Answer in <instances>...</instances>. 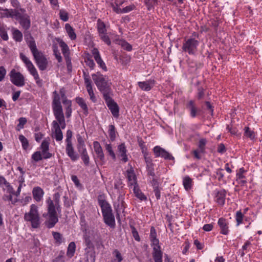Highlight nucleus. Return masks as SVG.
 Instances as JSON below:
<instances>
[{"label": "nucleus", "mask_w": 262, "mask_h": 262, "mask_svg": "<svg viewBox=\"0 0 262 262\" xmlns=\"http://www.w3.org/2000/svg\"><path fill=\"white\" fill-rule=\"evenodd\" d=\"M61 97L62 103L64 106L65 114L67 118H69L72 114V102L68 100L66 95L63 89L60 90L59 94L57 91L53 92V100L52 102V108H62L60 102V97Z\"/></svg>", "instance_id": "nucleus-1"}, {"label": "nucleus", "mask_w": 262, "mask_h": 262, "mask_svg": "<svg viewBox=\"0 0 262 262\" xmlns=\"http://www.w3.org/2000/svg\"><path fill=\"white\" fill-rule=\"evenodd\" d=\"M29 47L39 70L43 71L47 68L48 62L44 55L38 51L34 41L29 42Z\"/></svg>", "instance_id": "nucleus-2"}, {"label": "nucleus", "mask_w": 262, "mask_h": 262, "mask_svg": "<svg viewBox=\"0 0 262 262\" xmlns=\"http://www.w3.org/2000/svg\"><path fill=\"white\" fill-rule=\"evenodd\" d=\"M92 78L100 91H106L111 88L112 82L107 76L103 75L99 72H97L93 74Z\"/></svg>", "instance_id": "nucleus-3"}, {"label": "nucleus", "mask_w": 262, "mask_h": 262, "mask_svg": "<svg viewBox=\"0 0 262 262\" xmlns=\"http://www.w3.org/2000/svg\"><path fill=\"white\" fill-rule=\"evenodd\" d=\"M24 220L30 222L33 228H37L40 224L39 215L38 211V207L35 204L30 206L29 212L24 215Z\"/></svg>", "instance_id": "nucleus-4"}, {"label": "nucleus", "mask_w": 262, "mask_h": 262, "mask_svg": "<svg viewBox=\"0 0 262 262\" xmlns=\"http://www.w3.org/2000/svg\"><path fill=\"white\" fill-rule=\"evenodd\" d=\"M47 202L48 204V213L46 224L48 228H51L55 226L58 220L53 201L51 198H49Z\"/></svg>", "instance_id": "nucleus-5"}, {"label": "nucleus", "mask_w": 262, "mask_h": 262, "mask_svg": "<svg viewBox=\"0 0 262 262\" xmlns=\"http://www.w3.org/2000/svg\"><path fill=\"white\" fill-rule=\"evenodd\" d=\"M199 42L194 38H189L183 43L182 49L184 52L192 55L196 53Z\"/></svg>", "instance_id": "nucleus-6"}, {"label": "nucleus", "mask_w": 262, "mask_h": 262, "mask_svg": "<svg viewBox=\"0 0 262 262\" xmlns=\"http://www.w3.org/2000/svg\"><path fill=\"white\" fill-rule=\"evenodd\" d=\"M53 114L55 120L52 123V126H54V123H56L62 129H64L66 126L65 118L64 117L62 108L53 109Z\"/></svg>", "instance_id": "nucleus-7"}, {"label": "nucleus", "mask_w": 262, "mask_h": 262, "mask_svg": "<svg viewBox=\"0 0 262 262\" xmlns=\"http://www.w3.org/2000/svg\"><path fill=\"white\" fill-rule=\"evenodd\" d=\"M10 79L11 82L17 86H23L25 84L24 76L15 69H12L9 73Z\"/></svg>", "instance_id": "nucleus-8"}, {"label": "nucleus", "mask_w": 262, "mask_h": 262, "mask_svg": "<svg viewBox=\"0 0 262 262\" xmlns=\"http://www.w3.org/2000/svg\"><path fill=\"white\" fill-rule=\"evenodd\" d=\"M127 150L124 143L119 144L117 146V156L119 159L123 163H126L128 161V156L127 155Z\"/></svg>", "instance_id": "nucleus-9"}, {"label": "nucleus", "mask_w": 262, "mask_h": 262, "mask_svg": "<svg viewBox=\"0 0 262 262\" xmlns=\"http://www.w3.org/2000/svg\"><path fill=\"white\" fill-rule=\"evenodd\" d=\"M58 43L66 60L68 68L69 69L70 67H71V59L69 57V48L68 45L62 40H59Z\"/></svg>", "instance_id": "nucleus-10"}, {"label": "nucleus", "mask_w": 262, "mask_h": 262, "mask_svg": "<svg viewBox=\"0 0 262 262\" xmlns=\"http://www.w3.org/2000/svg\"><path fill=\"white\" fill-rule=\"evenodd\" d=\"M154 152L156 157H162L166 160H173L174 158L168 152L159 146L154 148Z\"/></svg>", "instance_id": "nucleus-11"}, {"label": "nucleus", "mask_w": 262, "mask_h": 262, "mask_svg": "<svg viewBox=\"0 0 262 262\" xmlns=\"http://www.w3.org/2000/svg\"><path fill=\"white\" fill-rule=\"evenodd\" d=\"M126 173L128 186L130 188H132V187L138 185L137 177L134 169L130 167L129 169L126 170Z\"/></svg>", "instance_id": "nucleus-12"}, {"label": "nucleus", "mask_w": 262, "mask_h": 262, "mask_svg": "<svg viewBox=\"0 0 262 262\" xmlns=\"http://www.w3.org/2000/svg\"><path fill=\"white\" fill-rule=\"evenodd\" d=\"M61 129V127L58 125L56 123H54V126H52L51 136L57 142L61 141L63 139V134Z\"/></svg>", "instance_id": "nucleus-13"}, {"label": "nucleus", "mask_w": 262, "mask_h": 262, "mask_svg": "<svg viewBox=\"0 0 262 262\" xmlns=\"http://www.w3.org/2000/svg\"><path fill=\"white\" fill-rule=\"evenodd\" d=\"M217 225L220 229V233L224 235H228L230 232L229 222L227 220L221 217L217 221Z\"/></svg>", "instance_id": "nucleus-14"}, {"label": "nucleus", "mask_w": 262, "mask_h": 262, "mask_svg": "<svg viewBox=\"0 0 262 262\" xmlns=\"http://www.w3.org/2000/svg\"><path fill=\"white\" fill-rule=\"evenodd\" d=\"M84 83L88 93L90 96V99L93 102H95L96 101V98L94 93L92 81L88 76L84 77Z\"/></svg>", "instance_id": "nucleus-15"}, {"label": "nucleus", "mask_w": 262, "mask_h": 262, "mask_svg": "<svg viewBox=\"0 0 262 262\" xmlns=\"http://www.w3.org/2000/svg\"><path fill=\"white\" fill-rule=\"evenodd\" d=\"M0 10L2 11L0 12L1 17H15L16 19L19 17V13L16 10L0 8Z\"/></svg>", "instance_id": "nucleus-16"}, {"label": "nucleus", "mask_w": 262, "mask_h": 262, "mask_svg": "<svg viewBox=\"0 0 262 262\" xmlns=\"http://www.w3.org/2000/svg\"><path fill=\"white\" fill-rule=\"evenodd\" d=\"M92 53L99 67L103 69L104 71H107V67L104 62L102 59L99 52L97 48H94L92 51Z\"/></svg>", "instance_id": "nucleus-17"}, {"label": "nucleus", "mask_w": 262, "mask_h": 262, "mask_svg": "<svg viewBox=\"0 0 262 262\" xmlns=\"http://www.w3.org/2000/svg\"><path fill=\"white\" fill-rule=\"evenodd\" d=\"M66 151L67 155L70 157L72 161H75L78 159L79 156L74 151L72 143L66 144Z\"/></svg>", "instance_id": "nucleus-18"}, {"label": "nucleus", "mask_w": 262, "mask_h": 262, "mask_svg": "<svg viewBox=\"0 0 262 262\" xmlns=\"http://www.w3.org/2000/svg\"><path fill=\"white\" fill-rule=\"evenodd\" d=\"M0 187L2 188L4 191H6L8 193H14V189L12 186L4 177L1 176H0Z\"/></svg>", "instance_id": "nucleus-19"}, {"label": "nucleus", "mask_w": 262, "mask_h": 262, "mask_svg": "<svg viewBox=\"0 0 262 262\" xmlns=\"http://www.w3.org/2000/svg\"><path fill=\"white\" fill-rule=\"evenodd\" d=\"M138 84L140 88L144 91H150L155 84V81L154 79H149L145 81H139Z\"/></svg>", "instance_id": "nucleus-20"}, {"label": "nucleus", "mask_w": 262, "mask_h": 262, "mask_svg": "<svg viewBox=\"0 0 262 262\" xmlns=\"http://www.w3.org/2000/svg\"><path fill=\"white\" fill-rule=\"evenodd\" d=\"M93 147L97 158L101 161L104 162L105 159L104 154L103 153L102 148L99 142L94 141L93 142Z\"/></svg>", "instance_id": "nucleus-21"}, {"label": "nucleus", "mask_w": 262, "mask_h": 262, "mask_svg": "<svg viewBox=\"0 0 262 262\" xmlns=\"http://www.w3.org/2000/svg\"><path fill=\"white\" fill-rule=\"evenodd\" d=\"M49 140H44L40 146V148L41 149V152L43 156V158L48 159L51 157L52 155L50 154L49 151Z\"/></svg>", "instance_id": "nucleus-22"}, {"label": "nucleus", "mask_w": 262, "mask_h": 262, "mask_svg": "<svg viewBox=\"0 0 262 262\" xmlns=\"http://www.w3.org/2000/svg\"><path fill=\"white\" fill-rule=\"evenodd\" d=\"M18 20H19V23L24 29L28 30L31 25V21L29 16L27 14L21 15L19 13V17H18Z\"/></svg>", "instance_id": "nucleus-23"}, {"label": "nucleus", "mask_w": 262, "mask_h": 262, "mask_svg": "<svg viewBox=\"0 0 262 262\" xmlns=\"http://www.w3.org/2000/svg\"><path fill=\"white\" fill-rule=\"evenodd\" d=\"M32 195L34 199L38 202L42 200L44 195V191L40 187H35L32 190Z\"/></svg>", "instance_id": "nucleus-24"}, {"label": "nucleus", "mask_w": 262, "mask_h": 262, "mask_svg": "<svg viewBox=\"0 0 262 262\" xmlns=\"http://www.w3.org/2000/svg\"><path fill=\"white\" fill-rule=\"evenodd\" d=\"M226 192L225 190L222 189L219 191L215 195V200L216 203L222 206L225 204Z\"/></svg>", "instance_id": "nucleus-25"}, {"label": "nucleus", "mask_w": 262, "mask_h": 262, "mask_svg": "<svg viewBox=\"0 0 262 262\" xmlns=\"http://www.w3.org/2000/svg\"><path fill=\"white\" fill-rule=\"evenodd\" d=\"M243 137L244 138L249 139L251 140H254L256 138V133L253 130L248 126L244 128Z\"/></svg>", "instance_id": "nucleus-26"}, {"label": "nucleus", "mask_w": 262, "mask_h": 262, "mask_svg": "<svg viewBox=\"0 0 262 262\" xmlns=\"http://www.w3.org/2000/svg\"><path fill=\"white\" fill-rule=\"evenodd\" d=\"M134 193L136 197L141 201H146L147 197L142 192L138 185L132 187Z\"/></svg>", "instance_id": "nucleus-27"}, {"label": "nucleus", "mask_w": 262, "mask_h": 262, "mask_svg": "<svg viewBox=\"0 0 262 262\" xmlns=\"http://www.w3.org/2000/svg\"><path fill=\"white\" fill-rule=\"evenodd\" d=\"M103 219L105 223L108 226L112 227L115 226V221L114 215L112 212L103 214Z\"/></svg>", "instance_id": "nucleus-28"}, {"label": "nucleus", "mask_w": 262, "mask_h": 262, "mask_svg": "<svg viewBox=\"0 0 262 262\" xmlns=\"http://www.w3.org/2000/svg\"><path fill=\"white\" fill-rule=\"evenodd\" d=\"M245 172V170L244 169L241 168L239 169L238 172L236 174V181L242 186L244 185L247 183L245 177L244 175Z\"/></svg>", "instance_id": "nucleus-29"}, {"label": "nucleus", "mask_w": 262, "mask_h": 262, "mask_svg": "<svg viewBox=\"0 0 262 262\" xmlns=\"http://www.w3.org/2000/svg\"><path fill=\"white\" fill-rule=\"evenodd\" d=\"M183 185L186 191H189L193 185L192 179L188 176H185L183 178Z\"/></svg>", "instance_id": "nucleus-30"}, {"label": "nucleus", "mask_w": 262, "mask_h": 262, "mask_svg": "<svg viewBox=\"0 0 262 262\" xmlns=\"http://www.w3.org/2000/svg\"><path fill=\"white\" fill-rule=\"evenodd\" d=\"M107 106L110 110L112 114L115 117H118L119 116V107L115 101L107 104Z\"/></svg>", "instance_id": "nucleus-31"}, {"label": "nucleus", "mask_w": 262, "mask_h": 262, "mask_svg": "<svg viewBox=\"0 0 262 262\" xmlns=\"http://www.w3.org/2000/svg\"><path fill=\"white\" fill-rule=\"evenodd\" d=\"M155 250L152 251V255L155 262H163L162 255L163 253L161 249L158 250L155 248Z\"/></svg>", "instance_id": "nucleus-32"}, {"label": "nucleus", "mask_w": 262, "mask_h": 262, "mask_svg": "<svg viewBox=\"0 0 262 262\" xmlns=\"http://www.w3.org/2000/svg\"><path fill=\"white\" fill-rule=\"evenodd\" d=\"M81 156V158L84 164L88 166L90 163V157L86 149L78 150Z\"/></svg>", "instance_id": "nucleus-33"}, {"label": "nucleus", "mask_w": 262, "mask_h": 262, "mask_svg": "<svg viewBox=\"0 0 262 262\" xmlns=\"http://www.w3.org/2000/svg\"><path fill=\"white\" fill-rule=\"evenodd\" d=\"M66 32L71 40H75L76 38V34L74 29L69 24L65 25Z\"/></svg>", "instance_id": "nucleus-34"}, {"label": "nucleus", "mask_w": 262, "mask_h": 262, "mask_svg": "<svg viewBox=\"0 0 262 262\" xmlns=\"http://www.w3.org/2000/svg\"><path fill=\"white\" fill-rule=\"evenodd\" d=\"M187 107L190 110L191 116L192 117H195L196 115L198 110L194 104V101L190 100L187 104Z\"/></svg>", "instance_id": "nucleus-35"}, {"label": "nucleus", "mask_w": 262, "mask_h": 262, "mask_svg": "<svg viewBox=\"0 0 262 262\" xmlns=\"http://www.w3.org/2000/svg\"><path fill=\"white\" fill-rule=\"evenodd\" d=\"M76 101L83 111V113L86 115H88V107L86 103H85L83 99L80 97H78L76 98Z\"/></svg>", "instance_id": "nucleus-36"}, {"label": "nucleus", "mask_w": 262, "mask_h": 262, "mask_svg": "<svg viewBox=\"0 0 262 262\" xmlns=\"http://www.w3.org/2000/svg\"><path fill=\"white\" fill-rule=\"evenodd\" d=\"M100 205L101 208L102 215L112 212V209L110 205L106 201H101L100 202Z\"/></svg>", "instance_id": "nucleus-37"}, {"label": "nucleus", "mask_w": 262, "mask_h": 262, "mask_svg": "<svg viewBox=\"0 0 262 262\" xmlns=\"http://www.w3.org/2000/svg\"><path fill=\"white\" fill-rule=\"evenodd\" d=\"M29 72L33 76V77L35 80L36 84L39 87L42 86V80L41 79H40L39 75L38 74V72H37L36 68L34 69V70L30 71Z\"/></svg>", "instance_id": "nucleus-38"}, {"label": "nucleus", "mask_w": 262, "mask_h": 262, "mask_svg": "<svg viewBox=\"0 0 262 262\" xmlns=\"http://www.w3.org/2000/svg\"><path fill=\"white\" fill-rule=\"evenodd\" d=\"M75 249H76V245L75 243L74 242H71L68 246L67 252V255L69 257H72L75 252Z\"/></svg>", "instance_id": "nucleus-39"}, {"label": "nucleus", "mask_w": 262, "mask_h": 262, "mask_svg": "<svg viewBox=\"0 0 262 262\" xmlns=\"http://www.w3.org/2000/svg\"><path fill=\"white\" fill-rule=\"evenodd\" d=\"M77 149L78 150L86 149V147L85 145V140L83 137L81 136L80 135H78L77 136Z\"/></svg>", "instance_id": "nucleus-40"}, {"label": "nucleus", "mask_w": 262, "mask_h": 262, "mask_svg": "<svg viewBox=\"0 0 262 262\" xmlns=\"http://www.w3.org/2000/svg\"><path fill=\"white\" fill-rule=\"evenodd\" d=\"M116 133L117 132L116 131V129L114 125L112 124L108 126V134L110 138V140L112 141H114L115 140L116 137Z\"/></svg>", "instance_id": "nucleus-41"}, {"label": "nucleus", "mask_w": 262, "mask_h": 262, "mask_svg": "<svg viewBox=\"0 0 262 262\" xmlns=\"http://www.w3.org/2000/svg\"><path fill=\"white\" fill-rule=\"evenodd\" d=\"M103 93L104 98L105 100L106 104L110 103H112V102L114 101L110 97V95L112 92L111 88L108 89V90L106 91H100Z\"/></svg>", "instance_id": "nucleus-42"}, {"label": "nucleus", "mask_w": 262, "mask_h": 262, "mask_svg": "<svg viewBox=\"0 0 262 262\" xmlns=\"http://www.w3.org/2000/svg\"><path fill=\"white\" fill-rule=\"evenodd\" d=\"M140 145L142 148V152L144 154L145 161L146 163V166L147 167H149V166L152 165V164L151 163V160L150 158L149 157H148V154L146 151V149L144 148V146L142 144H140Z\"/></svg>", "instance_id": "nucleus-43"}, {"label": "nucleus", "mask_w": 262, "mask_h": 262, "mask_svg": "<svg viewBox=\"0 0 262 262\" xmlns=\"http://www.w3.org/2000/svg\"><path fill=\"white\" fill-rule=\"evenodd\" d=\"M105 148L109 155L114 160H115L116 159V156L113 149L112 145L111 144L106 143L105 144Z\"/></svg>", "instance_id": "nucleus-44"}, {"label": "nucleus", "mask_w": 262, "mask_h": 262, "mask_svg": "<svg viewBox=\"0 0 262 262\" xmlns=\"http://www.w3.org/2000/svg\"><path fill=\"white\" fill-rule=\"evenodd\" d=\"M97 29L99 34L106 32L105 24L100 19H99L97 21Z\"/></svg>", "instance_id": "nucleus-45"}, {"label": "nucleus", "mask_w": 262, "mask_h": 262, "mask_svg": "<svg viewBox=\"0 0 262 262\" xmlns=\"http://www.w3.org/2000/svg\"><path fill=\"white\" fill-rule=\"evenodd\" d=\"M18 138L21 142L23 149L25 150L27 149L29 146V143L27 139L23 135H19Z\"/></svg>", "instance_id": "nucleus-46"}, {"label": "nucleus", "mask_w": 262, "mask_h": 262, "mask_svg": "<svg viewBox=\"0 0 262 262\" xmlns=\"http://www.w3.org/2000/svg\"><path fill=\"white\" fill-rule=\"evenodd\" d=\"M52 235L55 241V243L58 245H60L62 242V235L57 232H52Z\"/></svg>", "instance_id": "nucleus-47"}, {"label": "nucleus", "mask_w": 262, "mask_h": 262, "mask_svg": "<svg viewBox=\"0 0 262 262\" xmlns=\"http://www.w3.org/2000/svg\"><path fill=\"white\" fill-rule=\"evenodd\" d=\"M115 257L112 260V262H121L123 259L122 256L118 250H115L113 253Z\"/></svg>", "instance_id": "nucleus-48"}, {"label": "nucleus", "mask_w": 262, "mask_h": 262, "mask_svg": "<svg viewBox=\"0 0 262 262\" xmlns=\"http://www.w3.org/2000/svg\"><path fill=\"white\" fill-rule=\"evenodd\" d=\"M13 37L16 41H20L23 39V34L18 30L15 29L13 32Z\"/></svg>", "instance_id": "nucleus-49"}, {"label": "nucleus", "mask_w": 262, "mask_h": 262, "mask_svg": "<svg viewBox=\"0 0 262 262\" xmlns=\"http://www.w3.org/2000/svg\"><path fill=\"white\" fill-rule=\"evenodd\" d=\"M145 3L149 10L155 6L158 5V0H145Z\"/></svg>", "instance_id": "nucleus-50"}, {"label": "nucleus", "mask_w": 262, "mask_h": 262, "mask_svg": "<svg viewBox=\"0 0 262 262\" xmlns=\"http://www.w3.org/2000/svg\"><path fill=\"white\" fill-rule=\"evenodd\" d=\"M113 0H107V2H110L111 5L113 8V11L117 13H122V9L119 8V4L117 3H115V4H114L111 1H113Z\"/></svg>", "instance_id": "nucleus-51"}, {"label": "nucleus", "mask_w": 262, "mask_h": 262, "mask_svg": "<svg viewBox=\"0 0 262 262\" xmlns=\"http://www.w3.org/2000/svg\"><path fill=\"white\" fill-rule=\"evenodd\" d=\"M243 214L241 211H238L236 213L235 219L236 221V225L239 226L242 223L243 220Z\"/></svg>", "instance_id": "nucleus-52"}, {"label": "nucleus", "mask_w": 262, "mask_h": 262, "mask_svg": "<svg viewBox=\"0 0 262 262\" xmlns=\"http://www.w3.org/2000/svg\"><path fill=\"white\" fill-rule=\"evenodd\" d=\"M43 158L42 152L40 151H36L32 155V159L35 162H38L41 160Z\"/></svg>", "instance_id": "nucleus-53"}, {"label": "nucleus", "mask_w": 262, "mask_h": 262, "mask_svg": "<svg viewBox=\"0 0 262 262\" xmlns=\"http://www.w3.org/2000/svg\"><path fill=\"white\" fill-rule=\"evenodd\" d=\"M206 143L207 140L205 138H202L199 140V149H200L201 152H204Z\"/></svg>", "instance_id": "nucleus-54"}, {"label": "nucleus", "mask_w": 262, "mask_h": 262, "mask_svg": "<svg viewBox=\"0 0 262 262\" xmlns=\"http://www.w3.org/2000/svg\"><path fill=\"white\" fill-rule=\"evenodd\" d=\"M100 38L107 45H110L111 44V41L107 35L106 32L99 34Z\"/></svg>", "instance_id": "nucleus-55"}, {"label": "nucleus", "mask_w": 262, "mask_h": 262, "mask_svg": "<svg viewBox=\"0 0 262 262\" xmlns=\"http://www.w3.org/2000/svg\"><path fill=\"white\" fill-rule=\"evenodd\" d=\"M0 36L3 40H8L9 37L7 32L3 27H0Z\"/></svg>", "instance_id": "nucleus-56"}, {"label": "nucleus", "mask_w": 262, "mask_h": 262, "mask_svg": "<svg viewBox=\"0 0 262 262\" xmlns=\"http://www.w3.org/2000/svg\"><path fill=\"white\" fill-rule=\"evenodd\" d=\"M151 242V247H152L153 250H155V248L158 250L161 249V247L159 245V241L158 238H154L150 239Z\"/></svg>", "instance_id": "nucleus-57"}, {"label": "nucleus", "mask_w": 262, "mask_h": 262, "mask_svg": "<svg viewBox=\"0 0 262 262\" xmlns=\"http://www.w3.org/2000/svg\"><path fill=\"white\" fill-rule=\"evenodd\" d=\"M27 122V119L25 118L21 117L19 119V123L18 124L17 127L18 130H20L23 128L24 125Z\"/></svg>", "instance_id": "nucleus-58"}, {"label": "nucleus", "mask_w": 262, "mask_h": 262, "mask_svg": "<svg viewBox=\"0 0 262 262\" xmlns=\"http://www.w3.org/2000/svg\"><path fill=\"white\" fill-rule=\"evenodd\" d=\"M60 18L64 21H67L68 20V14L64 10H61L59 12Z\"/></svg>", "instance_id": "nucleus-59"}, {"label": "nucleus", "mask_w": 262, "mask_h": 262, "mask_svg": "<svg viewBox=\"0 0 262 262\" xmlns=\"http://www.w3.org/2000/svg\"><path fill=\"white\" fill-rule=\"evenodd\" d=\"M85 62L86 63V64L88 66H89L90 68L94 69V68L95 66V64L93 59H92L91 58H90L89 57H86L85 58Z\"/></svg>", "instance_id": "nucleus-60"}, {"label": "nucleus", "mask_w": 262, "mask_h": 262, "mask_svg": "<svg viewBox=\"0 0 262 262\" xmlns=\"http://www.w3.org/2000/svg\"><path fill=\"white\" fill-rule=\"evenodd\" d=\"M121 45L124 49H125L128 51H130L132 49V46L130 44H129L128 42H127L125 41H122L121 43Z\"/></svg>", "instance_id": "nucleus-61"}, {"label": "nucleus", "mask_w": 262, "mask_h": 262, "mask_svg": "<svg viewBox=\"0 0 262 262\" xmlns=\"http://www.w3.org/2000/svg\"><path fill=\"white\" fill-rule=\"evenodd\" d=\"M72 132L70 130H68L66 133V143H72Z\"/></svg>", "instance_id": "nucleus-62"}, {"label": "nucleus", "mask_w": 262, "mask_h": 262, "mask_svg": "<svg viewBox=\"0 0 262 262\" xmlns=\"http://www.w3.org/2000/svg\"><path fill=\"white\" fill-rule=\"evenodd\" d=\"M31 200L32 198L30 195H26L21 199V203L23 205H26L29 203Z\"/></svg>", "instance_id": "nucleus-63"}, {"label": "nucleus", "mask_w": 262, "mask_h": 262, "mask_svg": "<svg viewBox=\"0 0 262 262\" xmlns=\"http://www.w3.org/2000/svg\"><path fill=\"white\" fill-rule=\"evenodd\" d=\"M6 74V70L3 66H0V81L4 79Z\"/></svg>", "instance_id": "nucleus-64"}]
</instances>
